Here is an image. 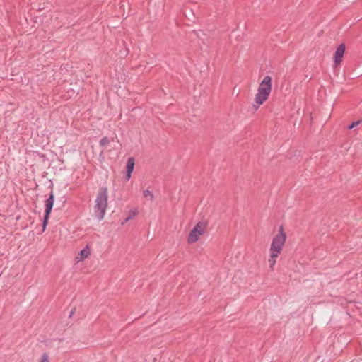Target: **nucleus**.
<instances>
[{
    "label": "nucleus",
    "mask_w": 362,
    "mask_h": 362,
    "mask_svg": "<svg viewBox=\"0 0 362 362\" xmlns=\"http://www.w3.org/2000/svg\"><path fill=\"white\" fill-rule=\"evenodd\" d=\"M107 189L106 187L100 188L95 199L94 212L99 221H101L105 214L107 207Z\"/></svg>",
    "instance_id": "1"
},
{
    "label": "nucleus",
    "mask_w": 362,
    "mask_h": 362,
    "mask_svg": "<svg viewBox=\"0 0 362 362\" xmlns=\"http://www.w3.org/2000/svg\"><path fill=\"white\" fill-rule=\"evenodd\" d=\"M271 90L272 78L269 76H266L259 83L257 93L255 95V101L257 104V108L268 99Z\"/></svg>",
    "instance_id": "2"
},
{
    "label": "nucleus",
    "mask_w": 362,
    "mask_h": 362,
    "mask_svg": "<svg viewBox=\"0 0 362 362\" xmlns=\"http://www.w3.org/2000/svg\"><path fill=\"white\" fill-rule=\"evenodd\" d=\"M286 240V235L284 232L283 226H281L279 227V233L274 237L271 243L270 253L279 255L282 251Z\"/></svg>",
    "instance_id": "3"
},
{
    "label": "nucleus",
    "mask_w": 362,
    "mask_h": 362,
    "mask_svg": "<svg viewBox=\"0 0 362 362\" xmlns=\"http://www.w3.org/2000/svg\"><path fill=\"white\" fill-rule=\"evenodd\" d=\"M205 230V225L202 222H199L196 226L190 231L187 241L189 243H196L199 237L204 233Z\"/></svg>",
    "instance_id": "4"
},
{
    "label": "nucleus",
    "mask_w": 362,
    "mask_h": 362,
    "mask_svg": "<svg viewBox=\"0 0 362 362\" xmlns=\"http://www.w3.org/2000/svg\"><path fill=\"white\" fill-rule=\"evenodd\" d=\"M345 49L346 47L344 44H341L337 48V50L334 55L335 66H338L341 62L344 54L345 52Z\"/></svg>",
    "instance_id": "5"
},
{
    "label": "nucleus",
    "mask_w": 362,
    "mask_h": 362,
    "mask_svg": "<svg viewBox=\"0 0 362 362\" xmlns=\"http://www.w3.org/2000/svg\"><path fill=\"white\" fill-rule=\"evenodd\" d=\"M54 196L53 192L52 191L49 194V197L45 201V214L50 215L53 205H54Z\"/></svg>",
    "instance_id": "6"
},
{
    "label": "nucleus",
    "mask_w": 362,
    "mask_h": 362,
    "mask_svg": "<svg viewBox=\"0 0 362 362\" xmlns=\"http://www.w3.org/2000/svg\"><path fill=\"white\" fill-rule=\"evenodd\" d=\"M134 163H135V160H134V158L130 157L128 158L127 162V166H126V168H127L126 179L127 180H129L131 177V174L134 168Z\"/></svg>",
    "instance_id": "7"
},
{
    "label": "nucleus",
    "mask_w": 362,
    "mask_h": 362,
    "mask_svg": "<svg viewBox=\"0 0 362 362\" xmlns=\"http://www.w3.org/2000/svg\"><path fill=\"white\" fill-rule=\"evenodd\" d=\"M90 254V249L88 245H86L84 249H83L78 255L76 257L77 260L83 261L86 258H87Z\"/></svg>",
    "instance_id": "8"
},
{
    "label": "nucleus",
    "mask_w": 362,
    "mask_h": 362,
    "mask_svg": "<svg viewBox=\"0 0 362 362\" xmlns=\"http://www.w3.org/2000/svg\"><path fill=\"white\" fill-rule=\"evenodd\" d=\"M138 212L136 209H132L129 211L128 216L127 218L122 221V224H124L126 222L129 221L131 219H133L135 216H136Z\"/></svg>",
    "instance_id": "9"
},
{
    "label": "nucleus",
    "mask_w": 362,
    "mask_h": 362,
    "mask_svg": "<svg viewBox=\"0 0 362 362\" xmlns=\"http://www.w3.org/2000/svg\"><path fill=\"white\" fill-rule=\"evenodd\" d=\"M278 256H279V255H277V254L270 253V258L269 259L268 261L269 262V267L272 269H274V266L275 265V264L276 262V258Z\"/></svg>",
    "instance_id": "10"
},
{
    "label": "nucleus",
    "mask_w": 362,
    "mask_h": 362,
    "mask_svg": "<svg viewBox=\"0 0 362 362\" xmlns=\"http://www.w3.org/2000/svg\"><path fill=\"white\" fill-rule=\"evenodd\" d=\"M110 139L107 137L105 136L101 139V140L100 141V145L101 146H105L107 144L110 143Z\"/></svg>",
    "instance_id": "11"
},
{
    "label": "nucleus",
    "mask_w": 362,
    "mask_h": 362,
    "mask_svg": "<svg viewBox=\"0 0 362 362\" xmlns=\"http://www.w3.org/2000/svg\"><path fill=\"white\" fill-rule=\"evenodd\" d=\"M144 197L146 198H149V199L152 200L153 199V195L149 190L146 189L144 192Z\"/></svg>",
    "instance_id": "12"
},
{
    "label": "nucleus",
    "mask_w": 362,
    "mask_h": 362,
    "mask_svg": "<svg viewBox=\"0 0 362 362\" xmlns=\"http://www.w3.org/2000/svg\"><path fill=\"white\" fill-rule=\"evenodd\" d=\"M49 217V214H45V216H44V219H43V222H42L43 230H45L46 226H47V224L48 223Z\"/></svg>",
    "instance_id": "13"
},
{
    "label": "nucleus",
    "mask_w": 362,
    "mask_h": 362,
    "mask_svg": "<svg viewBox=\"0 0 362 362\" xmlns=\"http://www.w3.org/2000/svg\"><path fill=\"white\" fill-rule=\"evenodd\" d=\"M41 362H49V356L46 353L43 354Z\"/></svg>",
    "instance_id": "14"
},
{
    "label": "nucleus",
    "mask_w": 362,
    "mask_h": 362,
    "mask_svg": "<svg viewBox=\"0 0 362 362\" xmlns=\"http://www.w3.org/2000/svg\"><path fill=\"white\" fill-rule=\"evenodd\" d=\"M360 122H361L360 120L353 122L351 125L349 126V129H353L354 127L358 126L360 124Z\"/></svg>",
    "instance_id": "15"
}]
</instances>
